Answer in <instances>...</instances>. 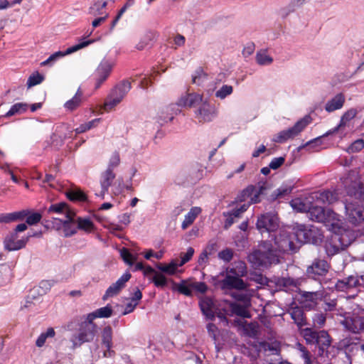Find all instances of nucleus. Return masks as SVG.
Returning <instances> with one entry per match:
<instances>
[{
	"mask_svg": "<svg viewBox=\"0 0 364 364\" xmlns=\"http://www.w3.org/2000/svg\"><path fill=\"white\" fill-rule=\"evenodd\" d=\"M311 230H308L304 225H299L294 233L287 230H279L274 237V249L277 252H296L299 244L311 241Z\"/></svg>",
	"mask_w": 364,
	"mask_h": 364,
	"instance_id": "f257e3e1",
	"label": "nucleus"
},
{
	"mask_svg": "<svg viewBox=\"0 0 364 364\" xmlns=\"http://www.w3.org/2000/svg\"><path fill=\"white\" fill-rule=\"evenodd\" d=\"M247 273L246 264L242 261H237L228 267L221 274L223 279L218 281V286L223 291L232 289L244 290L247 285L241 279Z\"/></svg>",
	"mask_w": 364,
	"mask_h": 364,
	"instance_id": "f03ea898",
	"label": "nucleus"
},
{
	"mask_svg": "<svg viewBox=\"0 0 364 364\" xmlns=\"http://www.w3.org/2000/svg\"><path fill=\"white\" fill-rule=\"evenodd\" d=\"M248 260L255 267H267L279 262V255L269 241H264L259 248L248 256Z\"/></svg>",
	"mask_w": 364,
	"mask_h": 364,
	"instance_id": "7ed1b4c3",
	"label": "nucleus"
},
{
	"mask_svg": "<svg viewBox=\"0 0 364 364\" xmlns=\"http://www.w3.org/2000/svg\"><path fill=\"white\" fill-rule=\"evenodd\" d=\"M308 215L311 220L322 223L332 232H341L343 223L338 214L330 209H324L320 206L310 205Z\"/></svg>",
	"mask_w": 364,
	"mask_h": 364,
	"instance_id": "20e7f679",
	"label": "nucleus"
},
{
	"mask_svg": "<svg viewBox=\"0 0 364 364\" xmlns=\"http://www.w3.org/2000/svg\"><path fill=\"white\" fill-rule=\"evenodd\" d=\"M334 235L325 243V250L327 255L331 257L338 253L341 250L347 247L353 241V237L347 239L350 231L343 228L341 225V232H333Z\"/></svg>",
	"mask_w": 364,
	"mask_h": 364,
	"instance_id": "39448f33",
	"label": "nucleus"
},
{
	"mask_svg": "<svg viewBox=\"0 0 364 364\" xmlns=\"http://www.w3.org/2000/svg\"><path fill=\"white\" fill-rule=\"evenodd\" d=\"M301 333L307 343L316 344L322 352L331 344L330 336L326 331H316L311 328H306L302 330Z\"/></svg>",
	"mask_w": 364,
	"mask_h": 364,
	"instance_id": "423d86ee",
	"label": "nucleus"
},
{
	"mask_svg": "<svg viewBox=\"0 0 364 364\" xmlns=\"http://www.w3.org/2000/svg\"><path fill=\"white\" fill-rule=\"evenodd\" d=\"M311 122V117L306 115L299 119L294 127L279 132L273 139L277 143H284L301 133Z\"/></svg>",
	"mask_w": 364,
	"mask_h": 364,
	"instance_id": "0eeeda50",
	"label": "nucleus"
},
{
	"mask_svg": "<svg viewBox=\"0 0 364 364\" xmlns=\"http://www.w3.org/2000/svg\"><path fill=\"white\" fill-rule=\"evenodd\" d=\"M97 332L96 324H80L79 332L70 338L72 348L80 347L82 343L92 341Z\"/></svg>",
	"mask_w": 364,
	"mask_h": 364,
	"instance_id": "6e6552de",
	"label": "nucleus"
},
{
	"mask_svg": "<svg viewBox=\"0 0 364 364\" xmlns=\"http://www.w3.org/2000/svg\"><path fill=\"white\" fill-rule=\"evenodd\" d=\"M264 188L262 186H249L247 188H245L241 196L240 200L242 201H247V203H245L242 205L239 208H237L240 212L242 214L245 213L250 204L257 203L259 202V197L263 193V191Z\"/></svg>",
	"mask_w": 364,
	"mask_h": 364,
	"instance_id": "1a4fd4ad",
	"label": "nucleus"
},
{
	"mask_svg": "<svg viewBox=\"0 0 364 364\" xmlns=\"http://www.w3.org/2000/svg\"><path fill=\"white\" fill-rule=\"evenodd\" d=\"M364 285V274L363 275H350L347 278L338 280L335 284V287L338 291H346L353 294L350 296H354V291L357 292V289Z\"/></svg>",
	"mask_w": 364,
	"mask_h": 364,
	"instance_id": "9d476101",
	"label": "nucleus"
},
{
	"mask_svg": "<svg viewBox=\"0 0 364 364\" xmlns=\"http://www.w3.org/2000/svg\"><path fill=\"white\" fill-rule=\"evenodd\" d=\"M342 183L348 195H358L360 197L364 198V184L360 183L357 172H350L346 178L343 179Z\"/></svg>",
	"mask_w": 364,
	"mask_h": 364,
	"instance_id": "9b49d317",
	"label": "nucleus"
},
{
	"mask_svg": "<svg viewBox=\"0 0 364 364\" xmlns=\"http://www.w3.org/2000/svg\"><path fill=\"white\" fill-rule=\"evenodd\" d=\"M330 267L331 265L327 261L316 258L314 259L311 264L307 267L306 273L309 278L318 280L320 277L327 274Z\"/></svg>",
	"mask_w": 364,
	"mask_h": 364,
	"instance_id": "f8f14e48",
	"label": "nucleus"
},
{
	"mask_svg": "<svg viewBox=\"0 0 364 364\" xmlns=\"http://www.w3.org/2000/svg\"><path fill=\"white\" fill-rule=\"evenodd\" d=\"M195 118L199 123L211 122L217 115V110L213 105L207 100H203L195 112Z\"/></svg>",
	"mask_w": 364,
	"mask_h": 364,
	"instance_id": "ddd939ff",
	"label": "nucleus"
},
{
	"mask_svg": "<svg viewBox=\"0 0 364 364\" xmlns=\"http://www.w3.org/2000/svg\"><path fill=\"white\" fill-rule=\"evenodd\" d=\"M346 216L349 223L358 225L364 221V208L357 202L345 203Z\"/></svg>",
	"mask_w": 364,
	"mask_h": 364,
	"instance_id": "4468645a",
	"label": "nucleus"
},
{
	"mask_svg": "<svg viewBox=\"0 0 364 364\" xmlns=\"http://www.w3.org/2000/svg\"><path fill=\"white\" fill-rule=\"evenodd\" d=\"M278 227V218L275 214L269 213L262 214L257 219V228L262 234L274 232Z\"/></svg>",
	"mask_w": 364,
	"mask_h": 364,
	"instance_id": "2eb2a0df",
	"label": "nucleus"
},
{
	"mask_svg": "<svg viewBox=\"0 0 364 364\" xmlns=\"http://www.w3.org/2000/svg\"><path fill=\"white\" fill-rule=\"evenodd\" d=\"M94 42V40H88V41H83L75 46H73L65 50V51H58L55 53L52 54L47 60L42 62L41 64L42 66H46L48 65H52L55 61H56L58 59H59L61 57H63L67 55H70L73 53H75L77 50H79L81 48H83L91 43Z\"/></svg>",
	"mask_w": 364,
	"mask_h": 364,
	"instance_id": "dca6fc26",
	"label": "nucleus"
},
{
	"mask_svg": "<svg viewBox=\"0 0 364 364\" xmlns=\"http://www.w3.org/2000/svg\"><path fill=\"white\" fill-rule=\"evenodd\" d=\"M341 323L346 330L353 333H360L364 332L363 316L354 314L351 316H346Z\"/></svg>",
	"mask_w": 364,
	"mask_h": 364,
	"instance_id": "f3484780",
	"label": "nucleus"
},
{
	"mask_svg": "<svg viewBox=\"0 0 364 364\" xmlns=\"http://www.w3.org/2000/svg\"><path fill=\"white\" fill-rule=\"evenodd\" d=\"M179 105L176 104H171L168 106L161 108L157 112V121L162 125L168 122H171L174 116L180 112Z\"/></svg>",
	"mask_w": 364,
	"mask_h": 364,
	"instance_id": "a211bd4d",
	"label": "nucleus"
},
{
	"mask_svg": "<svg viewBox=\"0 0 364 364\" xmlns=\"http://www.w3.org/2000/svg\"><path fill=\"white\" fill-rule=\"evenodd\" d=\"M131 274L129 272L124 273L116 282L111 284L106 290L102 299L106 301L108 298L113 297L124 288L126 283L130 279Z\"/></svg>",
	"mask_w": 364,
	"mask_h": 364,
	"instance_id": "6ab92c4d",
	"label": "nucleus"
},
{
	"mask_svg": "<svg viewBox=\"0 0 364 364\" xmlns=\"http://www.w3.org/2000/svg\"><path fill=\"white\" fill-rule=\"evenodd\" d=\"M357 110L355 109H350L346 111L341 117L339 124L333 129L328 132L325 135L328 136L336 132H341V134H345L346 128L350 129V122L356 116Z\"/></svg>",
	"mask_w": 364,
	"mask_h": 364,
	"instance_id": "aec40b11",
	"label": "nucleus"
},
{
	"mask_svg": "<svg viewBox=\"0 0 364 364\" xmlns=\"http://www.w3.org/2000/svg\"><path fill=\"white\" fill-rule=\"evenodd\" d=\"M115 178V171H110L109 170H104L102 171L100 177L101 191L99 193H96V195L102 198H104L105 195L108 192V190L112 185Z\"/></svg>",
	"mask_w": 364,
	"mask_h": 364,
	"instance_id": "412c9836",
	"label": "nucleus"
},
{
	"mask_svg": "<svg viewBox=\"0 0 364 364\" xmlns=\"http://www.w3.org/2000/svg\"><path fill=\"white\" fill-rule=\"evenodd\" d=\"M113 63L109 60H103L97 67L95 73L96 87L98 88L101 84L106 80L113 67Z\"/></svg>",
	"mask_w": 364,
	"mask_h": 364,
	"instance_id": "4be33fe9",
	"label": "nucleus"
},
{
	"mask_svg": "<svg viewBox=\"0 0 364 364\" xmlns=\"http://www.w3.org/2000/svg\"><path fill=\"white\" fill-rule=\"evenodd\" d=\"M27 239H18L16 232L11 233L8 235L4 241V245L6 250L9 251L18 250L26 246Z\"/></svg>",
	"mask_w": 364,
	"mask_h": 364,
	"instance_id": "5701e85b",
	"label": "nucleus"
},
{
	"mask_svg": "<svg viewBox=\"0 0 364 364\" xmlns=\"http://www.w3.org/2000/svg\"><path fill=\"white\" fill-rule=\"evenodd\" d=\"M203 101V97L202 95L192 92L181 97L178 101V104L179 107H193L200 105Z\"/></svg>",
	"mask_w": 364,
	"mask_h": 364,
	"instance_id": "b1692460",
	"label": "nucleus"
},
{
	"mask_svg": "<svg viewBox=\"0 0 364 364\" xmlns=\"http://www.w3.org/2000/svg\"><path fill=\"white\" fill-rule=\"evenodd\" d=\"M77 216L75 212L71 213L64 218V228L63 233L65 237H70L77 233L78 230L77 225Z\"/></svg>",
	"mask_w": 364,
	"mask_h": 364,
	"instance_id": "393cba45",
	"label": "nucleus"
},
{
	"mask_svg": "<svg viewBox=\"0 0 364 364\" xmlns=\"http://www.w3.org/2000/svg\"><path fill=\"white\" fill-rule=\"evenodd\" d=\"M346 102V97L343 93L340 92L336 94L333 97L327 101L325 105V110L328 112H333L336 110L341 109Z\"/></svg>",
	"mask_w": 364,
	"mask_h": 364,
	"instance_id": "a878e982",
	"label": "nucleus"
},
{
	"mask_svg": "<svg viewBox=\"0 0 364 364\" xmlns=\"http://www.w3.org/2000/svg\"><path fill=\"white\" fill-rule=\"evenodd\" d=\"M102 344L107 348L104 352V356H111L112 351L110 350L112 346V329L110 326H106L102 331Z\"/></svg>",
	"mask_w": 364,
	"mask_h": 364,
	"instance_id": "bb28decb",
	"label": "nucleus"
},
{
	"mask_svg": "<svg viewBox=\"0 0 364 364\" xmlns=\"http://www.w3.org/2000/svg\"><path fill=\"white\" fill-rule=\"evenodd\" d=\"M142 298V293L141 290L136 287L134 289V292L132 295V296L129 299H127L129 300V301L126 304L124 311H123V315H127L128 314L132 313L136 306L139 304L140 300Z\"/></svg>",
	"mask_w": 364,
	"mask_h": 364,
	"instance_id": "cd10ccee",
	"label": "nucleus"
},
{
	"mask_svg": "<svg viewBox=\"0 0 364 364\" xmlns=\"http://www.w3.org/2000/svg\"><path fill=\"white\" fill-rule=\"evenodd\" d=\"M131 83L127 80H124L117 85L110 92L114 97L122 101L124 97L131 90Z\"/></svg>",
	"mask_w": 364,
	"mask_h": 364,
	"instance_id": "c85d7f7f",
	"label": "nucleus"
},
{
	"mask_svg": "<svg viewBox=\"0 0 364 364\" xmlns=\"http://www.w3.org/2000/svg\"><path fill=\"white\" fill-rule=\"evenodd\" d=\"M114 0H95L89 8V14L93 16H104L105 14H108L105 11L109 1H114Z\"/></svg>",
	"mask_w": 364,
	"mask_h": 364,
	"instance_id": "c756f323",
	"label": "nucleus"
},
{
	"mask_svg": "<svg viewBox=\"0 0 364 364\" xmlns=\"http://www.w3.org/2000/svg\"><path fill=\"white\" fill-rule=\"evenodd\" d=\"M202 209L200 207H192L188 213L185 215L181 223L182 230H185L190 227L196 220L197 217L201 213Z\"/></svg>",
	"mask_w": 364,
	"mask_h": 364,
	"instance_id": "7c9ffc66",
	"label": "nucleus"
},
{
	"mask_svg": "<svg viewBox=\"0 0 364 364\" xmlns=\"http://www.w3.org/2000/svg\"><path fill=\"white\" fill-rule=\"evenodd\" d=\"M73 211L71 210L68 205L65 203H58L52 204L48 208V213H55L57 215H63V218H66L68 215H70Z\"/></svg>",
	"mask_w": 364,
	"mask_h": 364,
	"instance_id": "2f4dec72",
	"label": "nucleus"
},
{
	"mask_svg": "<svg viewBox=\"0 0 364 364\" xmlns=\"http://www.w3.org/2000/svg\"><path fill=\"white\" fill-rule=\"evenodd\" d=\"M291 207L300 213L308 212L311 202L307 198H296L290 202Z\"/></svg>",
	"mask_w": 364,
	"mask_h": 364,
	"instance_id": "473e14b6",
	"label": "nucleus"
},
{
	"mask_svg": "<svg viewBox=\"0 0 364 364\" xmlns=\"http://www.w3.org/2000/svg\"><path fill=\"white\" fill-rule=\"evenodd\" d=\"M316 198L318 203L323 204H332L338 200V196L335 192L330 191H324L323 192L317 193Z\"/></svg>",
	"mask_w": 364,
	"mask_h": 364,
	"instance_id": "72a5a7b5",
	"label": "nucleus"
},
{
	"mask_svg": "<svg viewBox=\"0 0 364 364\" xmlns=\"http://www.w3.org/2000/svg\"><path fill=\"white\" fill-rule=\"evenodd\" d=\"M289 313L291 318L298 326H303L306 324V318L303 309L301 307H292Z\"/></svg>",
	"mask_w": 364,
	"mask_h": 364,
	"instance_id": "f704fd0d",
	"label": "nucleus"
},
{
	"mask_svg": "<svg viewBox=\"0 0 364 364\" xmlns=\"http://www.w3.org/2000/svg\"><path fill=\"white\" fill-rule=\"evenodd\" d=\"M300 295L304 301H309L312 303L314 305H316L319 300H321L323 297V291H301Z\"/></svg>",
	"mask_w": 364,
	"mask_h": 364,
	"instance_id": "c9c22d12",
	"label": "nucleus"
},
{
	"mask_svg": "<svg viewBox=\"0 0 364 364\" xmlns=\"http://www.w3.org/2000/svg\"><path fill=\"white\" fill-rule=\"evenodd\" d=\"M250 304H238L237 302H233L230 304V310L232 314L240 316L243 318H249L250 314L247 310L248 307Z\"/></svg>",
	"mask_w": 364,
	"mask_h": 364,
	"instance_id": "e433bc0d",
	"label": "nucleus"
},
{
	"mask_svg": "<svg viewBox=\"0 0 364 364\" xmlns=\"http://www.w3.org/2000/svg\"><path fill=\"white\" fill-rule=\"evenodd\" d=\"M260 348L269 355H277L280 351V343L277 341L260 343Z\"/></svg>",
	"mask_w": 364,
	"mask_h": 364,
	"instance_id": "4c0bfd02",
	"label": "nucleus"
},
{
	"mask_svg": "<svg viewBox=\"0 0 364 364\" xmlns=\"http://www.w3.org/2000/svg\"><path fill=\"white\" fill-rule=\"evenodd\" d=\"M200 307L203 313L208 318H214L213 302L210 298H204L200 301Z\"/></svg>",
	"mask_w": 364,
	"mask_h": 364,
	"instance_id": "58836bf2",
	"label": "nucleus"
},
{
	"mask_svg": "<svg viewBox=\"0 0 364 364\" xmlns=\"http://www.w3.org/2000/svg\"><path fill=\"white\" fill-rule=\"evenodd\" d=\"M178 259H172L168 264L159 263L156 265V267L161 272L166 273L170 275L174 274L178 267H181L178 264Z\"/></svg>",
	"mask_w": 364,
	"mask_h": 364,
	"instance_id": "ea45409f",
	"label": "nucleus"
},
{
	"mask_svg": "<svg viewBox=\"0 0 364 364\" xmlns=\"http://www.w3.org/2000/svg\"><path fill=\"white\" fill-rule=\"evenodd\" d=\"M82 92L80 91V89H78L74 97L65 103V108L70 111H73L77 109L82 102Z\"/></svg>",
	"mask_w": 364,
	"mask_h": 364,
	"instance_id": "a19ab883",
	"label": "nucleus"
},
{
	"mask_svg": "<svg viewBox=\"0 0 364 364\" xmlns=\"http://www.w3.org/2000/svg\"><path fill=\"white\" fill-rule=\"evenodd\" d=\"M121 163V158L118 151H114L109 156L107 163V171H115Z\"/></svg>",
	"mask_w": 364,
	"mask_h": 364,
	"instance_id": "79ce46f5",
	"label": "nucleus"
},
{
	"mask_svg": "<svg viewBox=\"0 0 364 364\" xmlns=\"http://www.w3.org/2000/svg\"><path fill=\"white\" fill-rule=\"evenodd\" d=\"M256 62L259 65H269L273 62V58L268 54L267 50H259L257 52Z\"/></svg>",
	"mask_w": 364,
	"mask_h": 364,
	"instance_id": "37998d69",
	"label": "nucleus"
},
{
	"mask_svg": "<svg viewBox=\"0 0 364 364\" xmlns=\"http://www.w3.org/2000/svg\"><path fill=\"white\" fill-rule=\"evenodd\" d=\"M55 336V331L53 328H48L46 332L40 334L36 341V346L38 348L43 347L48 338H52Z\"/></svg>",
	"mask_w": 364,
	"mask_h": 364,
	"instance_id": "c03bdc74",
	"label": "nucleus"
},
{
	"mask_svg": "<svg viewBox=\"0 0 364 364\" xmlns=\"http://www.w3.org/2000/svg\"><path fill=\"white\" fill-rule=\"evenodd\" d=\"M76 221L79 230L90 232L94 229V224L88 218L77 217Z\"/></svg>",
	"mask_w": 364,
	"mask_h": 364,
	"instance_id": "a18cd8bd",
	"label": "nucleus"
},
{
	"mask_svg": "<svg viewBox=\"0 0 364 364\" xmlns=\"http://www.w3.org/2000/svg\"><path fill=\"white\" fill-rule=\"evenodd\" d=\"M121 102L122 101L109 93L102 106V109H104L105 112H110Z\"/></svg>",
	"mask_w": 364,
	"mask_h": 364,
	"instance_id": "49530a36",
	"label": "nucleus"
},
{
	"mask_svg": "<svg viewBox=\"0 0 364 364\" xmlns=\"http://www.w3.org/2000/svg\"><path fill=\"white\" fill-rule=\"evenodd\" d=\"M233 92V87L230 85H223L215 92V97L220 100H224Z\"/></svg>",
	"mask_w": 364,
	"mask_h": 364,
	"instance_id": "de8ad7c7",
	"label": "nucleus"
},
{
	"mask_svg": "<svg viewBox=\"0 0 364 364\" xmlns=\"http://www.w3.org/2000/svg\"><path fill=\"white\" fill-rule=\"evenodd\" d=\"M55 282L53 280H43L40 282L39 286L33 289L34 291H37L39 294H46L51 287L54 285Z\"/></svg>",
	"mask_w": 364,
	"mask_h": 364,
	"instance_id": "09e8293b",
	"label": "nucleus"
},
{
	"mask_svg": "<svg viewBox=\"0 0 364 364\" xmlns=\"http://www.w3.org/2000/svg\"><path fill=\"white\" fill-rule=\"evenodd\" d=\"M27 109V105L21 102L16 103L5 114L6 117H11L16 114H21Z\"/></svg>",
	"mask_w": 364,
	"mask_h": 364,
	"instance_id": "8fccbe9b",
	"label": "nucleus"
},
{
	"mask_svg": "<svg viewBox=\"0 0 364 364\" xmlns=\"http://www.w3.org/2000/svg\"><path fill=\"white\" fill-rule=\"evenodd\" d=\"M67 197L73 201H85L86 195L80 190H73L67 193Z\"/></svg>",
	"mask_w": 364,
	"mask_h": 364,
	"instance_id": "3c124183",
	"label": "nucleus"
},
{
	"mask_svg": "<svg viewBox=\"0 0 364 364\" xmlns=\"http://www.w3.org/2000/svg\"><path fill=\"white\" fill-rule=\"evenodd\" d=\"M120 255L124 262L129 265H133L137 259L136 255H132L129 252L128 249L124 247L120 250Z\"/></svg>",
	"mask_w": 364,
	"mask_h": 364,
	"instance_id": "603ef678",
	"label": "nucleus"
},
{
	"mask_svg": "<svg viewBox=\"0 0 364 364\" xmlns=\"http://www.w3.org/2000/svg\"><path fill=\"white\" fill-rule=\"evenodd\" d=\"M100 118L95 119L90 121L87 123L81 124L80 127L76 128L75 131L76 134L83 133V132H85L87 130H90V129L96 127L98 124V123L100 122Z\"/></svg>",
	"mask_w": 364,
	"mask_h": 364,
	"instance_id": "864d4df0",
	"label": "nucleus"
},
{
	"mask_svg": "<svg viewBox=\"0 0 364 364\" xmlns=\"http://www.w3.org/2000/svg\"><path fill=\"white\" fill-rule=\"evenodd\" d=\"M43 79L44 77L39 73L36 72L32 74L28 77L27 81V86L28 88H30L31 87L41 84L43 82Z\"/></svg>",
	"mask_w": 364,
	"mask_h": 364,
	"instance_id": "5fc2aeb1",
	"label": "nucleus"
},
{
	"mask_svg": "<svg viewBox=\"0 0 364 364\" xmlns=\"http://www.w3.org/2000/svg\"><path fill=\"white\" fill-rule=\"evenodd\" d=\"M207 79L206 74L203 70L198 69L195 72L192 76V82L198 85H201Z\"/></svg>",
	"mask_w": 364,
	"mask_h": 364,
	"instance_id": "6e6d98bb",
	"label": "nucleus"
},
{
	"mask_svg": "<svg viewBox=\"0 0 364 364\" xmlns=\"http://www.w3.org/2000/svg\"><path fill=\"white\" fill-rule=\"evenodd\" d=\"M297 349L300 353V356L304 359V364H314L311 359L309 351L303 345L298 343Z\"/></svg>",
	"mask_w": 364,
	"mask_h": 364,
	"instance_id": "4d7b16f0",
	"label": "nucleus"
},
{
	"mask_svg": "<svg viewBox=\"0 0 364 364\" xmlns=\"http://www.w3.org/2000/svg\"><path fill=\"white\" fill-rule=\"evenodd\" d=\"M279 284L285 289V291L293 290L297 287V282L291 278H282Z\"/></svg>",
	"mask_w": 364,
	"mask_h": 364,
	"instance_id": "13d9d810",
	"label": "nucleus"
},
{
	"mask_svg": "<svg viewBox=\"0 0 364 364\" xmlns=\"http://www.w3.org/2000/svg\"><path fill=\"white\" fill-rule=\"evenodd\" d=\"M151 279L156 287H164L167 284V279L165 276L159 272L155 273Z\"/></svg>",
	"mask_w": 364,
	"mask_h": 364,
	"instance_id": "bf43d9fd",
	"label": "nucleus"
},
{
	"mask_svg": "<svg viewBox=\"0 0 364 364\" xmlns=\"http://www.w3.org/2000/svg\"><path fill=\"white\" fill-rule=\"evenodd\" d=\"M364 148V140L359 139L353 142L348 148V153H356Z\"/></svg>",
	"mask_w": 364,
	"mask_h": 364,
	"instance_id": "052dcab7",
	"label": "nucleus"
},
{
	"mask_svg": "<svg viewBox=\"0 0 364 364\" xmlns=\"http://www.w3.org/2000/svg\"><path fill=\"white\" fill-rule=\"evenodd\" d=\"M98 318H109L112 315V309L109 305L100 308L95 311Z\"/></svg>",
	"mask_w": 364,
	"mask_h": 364,
	"instance_id": "680f3d73",
	"label": "nucleus"
},
{
	"mask_svg": "<svg viewBox=\"0 0 364 364\" xmlns=\"http://www.w3.org/2000/svg\"><path fill=\"white\" fill-rule=\"evenodd\" d=\"M194 254V249L191 247H189L187 249L186 252L181 253V260L179 262V265L183 266L184 264L188 262L193 257Z\"/></svg>",
	"mask_w": 364,
	"mask_h": 364,
	"instance_id": "e2e57ef3",
	"label": "nucleus"
},
{
	"mask_svg": "<svg viewBox=\"0 0 364 364\" xmlns=\"http://www.w3.org/2000/svg\"><path fill=\"white\" fill-rule=\"evenodd\" d=\"M326 317L323 314L316 313L313 317V323L315 327L321 328L326 323Z\"/></svg>",
	"mask_w": 364,
	"mask_h": 364,
	"instance_id": "0e129e2a",
	"label": "nucleus"
},
{
	"mask_svg": "<svg viewBox=\"0 0 364 364\" xmlns=\"http://www.w3.org/2000/svg\"><path fill=\"white\" fill-rule=\"evenodd\" d=\"M232 257L233 252L229 248H226L218 253V258L225 262H229Z\"/></svg>",
	"mask_w": 364,
	"mask_h": 364,
	"instance_id": "69168bd1",
	"label": "nucleus"
},
{
	"mask_svg": "<svg viewBox=\"0 0 364 364\" xmlns=\"http://www.w3.org/2000/svg\"><path fill=\"white\" fill-rule=\"evenodd\" d=\"M41 218L42 215L39 213H28L26 216V223L30 225H35L41 220Z\"/></svg>",
	"mask_w": 364,
	"mask_h": 364,
	"instance_id": "338daca9",
	"label": "nucleus"
},
{
	"mask_svg": "<svg viewBox=\"0 0 364 364\" xmlns=\"http://www.w3.org/2000/svg\"><path fill=\"white\" fill-rule=\"evenodd\" d=\"M284 161H285V159H284V157H282V156L274 158L269 163V166L270 168H272L273 170H276L284 163Z\"/></svg>",
	"mask_w": 364,
	"mask_h": 364,
	"instance_id": "774afa93",
	"label": "nucleus"
}]
</instances>
